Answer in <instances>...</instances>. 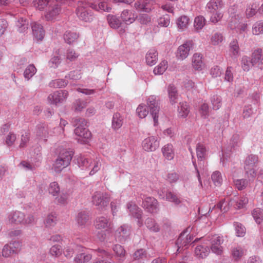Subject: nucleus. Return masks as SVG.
Listing matches in <instances>:
<instances>
[{"instance_id":"nucleus-1","label":"nucleus","mask_w":263,"mask_h":263,"mask_svg":"<svg viewBox=\"0 0 263 263\" xmlns=\"http://www.w3.org/2000/svg\"><path fill=\"white\" fill-rule=\"evenodd\" d=\"M72 123L76 127L74 133L79 138L78 142L86 144L91 137V132L86 128V121L83 118H78L73 120Z\"/></svg>"},{"instance_id":"nucleus-5","label":"nucleus","mask_w":263,"mask_h":263,"mask_svg":"<svg viewBox=\"0 0 263 263\" xmlns=\"http://www.w3.org/2000/svg\"><path fill=\"white\" fill-rule=\"evenodd\" d=\"M78 164L82 170H91L89 175H93L100 168L101 162L99 160L96 159L92 162L91 159L85 158L84 156H80L77 159Z\"/></svg>"},{"instance_id":"nucleus-33","label":"nucleus","mask_w":263,"mask_h":263,"mask_svg":"<svg viewBox=\"0 0 263 263\" xmlns=\"http://www.w3.org/2000/svg\"><path fill=\"white\" fill-rule=\"evenodd\" d=\"M79 37V35L76 32L70 31H66L64 34V40L68 44H72L77 41Z\"/></svg>"},{"instance_id":"nucleus-8","label":"nucleus","mask_w":263,"mask_h":263,"mask_svg":"<svg viewBox=\"0 0 263 263\" xmlns=\"http://www.w3.org/2000/svg\"><path fill=\"white\" fill-rule=\"evenodd\" d=\"M109 200L110 198L107 194L100 191L96 192L92 196V202L99 209L102 210L106 207Z\"/></svg>"},{"instance_id":"nucleus-19","label":"nucleus","mask_w":263,"mask_h":263,"mask_svg":"<svg viewBox=\"0 0 263 263\" xmlns=\"http://www.w3.org/2000/svg\"><path fill=\"white\" fill-rule=\"evenodd\" d=\"M61 11L60 6L58 4H54L52 7H49L45 15V17L47 21H52L55 19L60 14Z\"/></svg>"},{"instance_id":"nucleus-17","label":"nucleus","mask_w":263,"mask_h":263,"mask_svg":"<svg viewBox=\"0 0 263 263\" xmlns=\"http://www.w3.org/2000/svg\"><path fill=\"white\" fill-rule=\"evenodd\" d=\"M129 235V228L124 224L120 227L115 232V237L120 242L125 241Z\"/></svg>"},{"instance_id":"nucleus-3","label":"nucleus","mask_w":263,"mask_h":263,"mask_svg":"<svg viewBox=\"0 0 263 263\" xmlns=\"http://www.w3.org/2000/svg\"><path fill=\"white\" fill-rule=\"evenodd\" d=\"M73 153L72 151L64 149L62 150L53 164V169L56 172H61L70 163Z\"/></svg>"},{"instance_id":"nucleus-25","label":"nucleus","mask_w":263,"mask_h":263,"mask_svg":"<svg viewBox=\"0 0 263 263\" xmlns=\"http://www.w3.org/2000/svg\"><path fill=\"white\" fill-rule=\"evenodd\" d=\"M258 161V157L257 155L254 154L248 155L245 161L244 169H248L249 167H256Z\"/></svg>"},{"instance_id":"nucleus-14","label":"nucleus","mask_w":263,"mask_h":263,"mask_svg":"<svg viewBox=\"0 0 263 263\" xmlns=\"http://www.w3.org/2000/svg\"><path fill=\"white\" fill-rule=\"evenodd\" d=\"M156 4V2L154 0L143 2L138 1L135 2L134 6L137 10H142L146 13H149L155 9L154 5Z\"/></svg>"},{"instance_id":"nucleus-9","label":"nucleus","mask_w":263,"mask_h":263,"mask_svg":"<svg viewBox=\"0 0 263 263\" xmlns=\"http://www.w3.org/2000/svg\"><path fill=\"white\" fill-rule=\"evenodd\" d=\"M193 46L194 42L192 40H187L179 46L176 53L177 59L183 60L186 58L189 54L190 50L193 48Z\"/></svg>"},{"instance_id":"nucleus-18","label":"nucleus","mask_w":263,"mask_h":263,"mask_svg":"<svg viewBox=\"0 0 263 263\" xmlns=\"http://www.w3.org/2000/svg\"><path fill=\"white\" fill-rule=\"evenodd\" d=\"M32 34L37 41H42L45 35V31L43 26L36 22L31 24Z\"/></svg>"},{"instance_id":"nucleus-46","label":"nucleus","mask_w":263,"mask_h":263,"mask_svg":"<svg viewBox=\"0 0 263 263\" xmlns=\"http://www.w3.org/2000/svg\"><path fill=\"white\" fill-rule=\"evenodd\" d=\"M48 192L53 196H58L60 193V187L57 182H51L48 187Z\"/></svg>"},{"instance_id":"nucleus-10","label":"nucleus","mask_w":263,"mask_h":263,"mask_svg":"<svg viewBox=\"0 0 263 263\" xmlns=\"http://www.w3.org/2000/svg\"><path fill=\"white\" fill-rule=\"evenodd\" d=\"M68 96L67 91L59 90L49 95L48 97V101L51 104L58 105L60 103L64 102Z\"/></svg>"},{"instance_id":"nucleus-39","label":"nucleus","mask_w":263,"mask_h":263,"mask_svg":"<svg viewBox=\"0 0 263 263\" xmlns=\"http://www.w3.org/2000/svg\"><path fill=\"white\" fill-rule=\"evenodd\" d=\"M92 258L90 254L81 253L76 255L74 259V262L75 263H86L89 261Z\"/></svg>"},{"instance_id":"nucleus-52","label":"nucleus","mask_w":263,"mask_h":263,"mask_svg":"<svg viewBox=\"0 0 263 263\" xmlns=\"http://www.w3.org/2000/svg\"><path fill=\"white\" fill-rule=\"evenodd\" d=\"M79 56V54L72 48H68L65 53L66 60L70 62L76 61Z\"/></svg>"},{"instance_id":"nucleus-36","label":"nucleus","mask_w":263,"mask_h":263,"mask_svg":"<svg viewBox=\"0 0 263 263\" xmlns=\"http://www.w3.org/2000/svg\"><path fill=\"white\" fill-rule=\"evenodd\" d=\"M244 254L245 250L240 246L234 247L231 250V255L235 261L239 260Z\"/></svg>"},{"instance_id":"nucleus-20","label":"nucleus","mask_w":263,"mask_h":263,"mask_svg":"<svg viewBox=\"0 0 263 263\" xmlns=\"http://www.w3.org/2000/svg\"><path fill=\"white\" fill-rule=\"evenodd\" d=\"M48 129V126L45 123H42L37 125L35 132L36 137L39 139L46 141L47 138L49 136Z\"/></svg>"},{"instance_id":"nucleus-58","label":"nucleus","mask_w":263,"mask_h":263,"mask_svg":"<svg viewBox=\"0 0 263 263\" xmlns=\"http://www.w3.org/2000/svg\"><path fill=\"white\" fill-rule=\"evenodd\" d=\"M252 33L254 35H259L263 33V22H256L252 27Z\"/></svg>"},{"instance_id":"nucleus-29","label":"nucleus","mask_w":263,"mask_h":263,"mask_svg":"<svg viewBox=\"0 0 263 263\" xmlns=\"http://www.w3.org/2000/svg\"><path fill=\"white\" fill-rule=\"evenodd\" d=\"M146 62L147 65L153 66L158 61V53L155 49H151L146 53L145 56Z\"/></svg>"},{"instance_id":"nucleus-40","label":"nucleus","mask_w":263,"mask_h":263,"mask_svg":"<svg viewBox=\"0 0 263 263\" xmlns=\"http://www.w3.org/2000/svg\"><path fill=\"white\" fill-rule=\"evenodd\" d=\"M107 20L109 25L112 28L117 29L121 25V22L116 16L108 15L107 17Z\"/></svg>"},{"instance_id":"nucleus-55","label":"nucleus","mask_w":263,"mask_h":263,"mask_svg":"<svg viewBox=\"0 0 263 263\" xmlns=\"http://www.w3.org/2000/svg\"><path fill=\"white\" fill-rule=\"evenodd\" d=\"M137 21L142 25H148L151 22V17L147 14L142 13L136 16Z\"/></svg>"},{"instance_id":"nucleus-27","label":"nucleus","mask_w":263,"mask_h":263,"mask_svg":"<svg viewBox=\"0 0 263 263\" xmlns=\"http://www.w3.org/2000/svg\"><path fill=\"white\" fill-rule=\"evenodd\" d=\"M193 163L195 169L197 173V176L198 180L199 182V184L201 186H202L201 179L200 177V174H203L205 172V165L204 160H202V164H200V160H198V165L196 164L195 161H193Z\"/></svg>"},{"instance_id":"nucleus-63","label":"nucleus","mask_w":263,"mask_h":263,"mask_svg":"<svg viewBox=\"0 0 263 263\" xmlns=\"http://www.w3.org/2000/svg\"><path fill=\"white\" fill-rule=\"evenodd\" d=\"M17 26L18 27V30L20 32H25L28 28V22L23 18L18 20Z\"/></svg>"},{"instance_id":"nucleus-23","label":"nucleus","mask_w":263,"mask_h":263,"mask_svg":"<svg viewBox=\"0 0 263 263\" xmlns=\"http://www.w3.org/2000/svg\"><path fill=\"white\" fill-rule=\"evenodd\" d=\"M61 62L60 50L57 49L53 53L50 60L48 62L49 66L51 68H56Z\"/></svg>"},{"instance_id":"nucleus-6","label":"nucleus","mask_w":263,"mask_h":263,"mask_svg":"<svg viewBox=\"0 0 263 263\" xmlns=\"http://www.w3.org/2000/svg\"><path fill=\"white\" fill-rule=\"evenodd\" d=\"M146 104L149 109L150 114L152 115L154 126L158 124L159 112L160 110L159 99L156 96H150L146 99Z\"/></svg>"},{"instance_id":"nucleus-16","label":"nucleus","mask_w":263,"mask_h":263,"mask_svg":"<svg viewBox=\"0 0 263 263\" xmlns=\"http://www.w3.org/2000/svg\"><path fill=\"white\" fill-rule=\"evenodd\" d=\"M252 66L259 67L260 69L263 67V52L260 48H257L254 50L251 55Z\"/></svg>"},{"instance_id":"nucleus-53","label":"nucleus","mask_w":263,"mask_h":263,"mask_svg":"<svg viewBox=\"0 0 263 263\" xmlns=\"http://www.w3.org/2000/svg\"><path fill=\"white\" fill-rule=\"evenodd\" d=\"M241 66L242 69L245 71H248L252 66L251 59L247 56H243L241 60Z\"/></svg>"},{"instance_id":"nucleus-60","label":"nucleus","mask_w":263,"mask_h":263,"mask_svg":"<svg viewBox=\"0 0 263 263\" xmlns=\"http://www.w3.org/2000/svg\"><path fill=\"white\" fill-rule=\"evenodd\" d=\"M211 103L212 104L213 109L218 110L221 106V99L220 96L214 95L211 98Z\"/></svg>"},{"instance_id":"nucleus-13","label":"nucleus","mask_w":263,"mask_h":263,"mask_svg":"<svg viewBox=\"0 0 263 263\" xmlns=\"http://www.w3.org/2000/svg\"><path fill=\"white\" fill-rule=\"evenodd\" d=\"M142 146L145 151L153 152L159 147V141L157 137L151 136L143 140Z\"/></svg>"},{"instance_id":"nucleus-22","label":"nucleus","mask_w":263,"mask_h":263,"mask_svg":"<svg viewBox=\"0 0 263 263\" xmlns=\"http://www.w3.org/2000/svg\"><path fill=\"white\" fill-rule=\"evenodd\" d=\"M192 66L197 70H201L204 66L202 61V56L200 53L194 54L192 59Z\"/></svg>"},{"instance_id":"nucleus-24","label":"nucleus","mask_w":263,"mask_h":263,"mask_svg":"<svg viewBox=\"0 0 263 263\" xmlns=\"http://www.w3.org/2000/svg\"><path fill=\"white\" fill-rule=\"evenodd\" d=\"M89 216L86 212H81L77 217V221L79 227L84 228L89 223Z\"/></svg>"},{"instance_id":"nucleus-54","label":"nucleus","mask_w":263,"mask_h":263,"mask_svg":"<svg viewBox=\"0 0 263 263\" xmlns=\"http://www.w3.org/2000/svg\"><path fill=\"white\" fill-rule=\"evenodd\" d=\"M136 114L140 118L143 119L147 116L148 110L146 109L144 104H140L137 108Z\"/></svg>"},{"instance_id":"nucleus-61","label":"nucleus","mask_w":263,"mask_h":263,"mask_svg":"<svg viewBox=\"0 0 263 263\" xmlns=\"http://www.w3.org/2000/svg\"><path fill=\"white\" fill-rule=\"evenodd\" d=\"M212 180L216 186H219L222 182L221 173L219 171L214 172L211 176Z\"/></svg>"},{"instance_id":"nucleus-21","label":"nucleus","mask_w":263,"mask_h":263,"mask_svg":"<svg viewBox=\"0 0 263 263\" xmlns=\"http://www.w3.org/2000/svg\"><path fill=\"white\" fill-rule=\"evenodd\" d=\"M224 4L222 0H210L206 6V8L210 12H214L223 7Z\"/></svg>"},{"instance_id":"nucleus-32","label":"nucleus","mask_w":263,"mask_h":263,"mask_svg":"<svg viewBox=\"0 0 263 263\" xmlns=\"http://www.w3.org/2000/svg\"><path fill=\"white\" fill-rule=\"evenodd\" d=\"M162 152L163 156L168 160H171L174 157L173 147L171 144L164 145L162 148Z\"/></svg>"},{"instance_id":"nucleus-41","label":"nucleus","mask_w":263,"mask_h":263,"mask_svg":"<svg viewBox=\"0 0 263 263\" xmlns=\"http://www.w3.org/2000/svg\"><path fill=\"white\" fill-rule=\"evenodd\" d=\"M123 121L120 114L114 115L112 120V127L115 130L119 129L122 125Z\"/></svg>"},{"instance_id":"nucleus-42","label":"nucleus","mask_w":263,"mask_h":263,"mask_svg":"<svg viewBox=\"0 0 263 263\" xmlns=\"http://www.w3.org/2000/svg\"><path fill=\"white\" fill-rule=\"evenodd\" d=\"M165 198L167 201L173 202L176 205L181 203L180 199L176 193L171 191L166 192Z\"/></svg>"},{"instance_id":"nucleus-62","label":"nucleus","mask_w":263,"mask_h":263,"mask_svg":"<svg viewBox=\"0 0 263 263\" xmlns=\"http://www.w3.org/2000/svg\"><path fill=\"white\" fill-rule=\"evenodd\" d=\"M248 203V199L247 197L243 196H240V198L236 201L234 205L235 208L242 209L246 206Z\"/></svg>"},{"instance_id":"nucleus-7","label":"nucleus","mask_w":263,"mask_h":263,"mask_svg":"<svg viewBox=\"0 0 263 263\" xmlns=\"http://www.w3.org/2000/svg\"><path fill=\"white\" fill-rule=\"evenodd\" d=\"M212 252L217 255H221L223 252V248L221 246L224 241L223 237L217 234L209 237Z\"/></svg>"},{"instance_id":"nucleus-47","label":"nucleus","mask_w":263,"mask_h":263,"mask_svg":"<svg viewBox=\"0 0 263 263\" xmlns=\"http://www.w3.org/2000/svg\"><path fill=\"white\" fill-rule=\"evenodd\" d=\"M69 194L67 192L62 191L60 194L56 196L55 201L60 204L65 205L67 203V201L69 197Z\"/></svg>"},{"instance_id":"nucleus-28","label":"nucleus","mask_w":263,"mask_h":263,"mask_svg":"<svg viewBox=\"0 0 263 263\" xmlns=\"http://www.w3.org/2000/svg\"><path fill=\"white\" fill-rule=\"evenodd\" d=\"M188 229H186V230L182 232L180 236H179L178 238L177 239L176 241V245L178 247L177 252L178 253L180 252V250L181 249H185L187 248V246L189 245L188 242H187V241H185V235L186 233H187Z\"/></svg>"},{"instance_id":"nucleus-64","label":"nucleus","mask_w":263,"mask_h":263,"mask_svg":"<svg viewBox=\"0 0 263 263\" xmlns=\"http://www.w3.org/2000/svg\"><path fill=\"white\" fill-rule=\"evenodd\" d=\"M248 181L243 179L234 180V185L238 190H242L245 189L248 185Z\"/></svg>"},{"instance_id":"nucleus-49","label":"nucleus","mask_w":263,"mask_h":263,"mask_svg":"<svg viewBox=\"0 0 263 263\" xmlns=\"http://www.w3.org/2000/svg\"><path fill=\"white\" fill-rule=\"evenodd\" d=\"M58 218L55 214H51L46 217L44 224L47 228H52L56 224Z\"/></svg>"},{"instance_id":"nucleus-12","label":"nucleus","mask_w":263,"mask_h":263,"mask_svg":"<svg viewBox=\"0 0 263 263\" xmlns=\"http://www.w3.org/2000/svg\"><path fill=\"white\" fill-rule=\"evenodd\" d=\"M126 207L129 212V215L138 219V224L139 227L142 225V221L140 220L142 218V211L139 208L136 204L132 201L128 202L126 204Z\"/></svg>"},{"instance_id":"nucleus-48","label":"nucleus","mask_w":263,"mask_h":263,"mask_svg":"<svg viewBox=\"0 0 263 263\" xmlns=\"http://www.w3.org/2000/svg\"><path fill=\"white\" fill-rule=\"evenodd\" d=\"M224 37L222 33L216 32L211 37V43L213 45L217 46L221 44L224 40Z\"/></svg>"},{"instance_id":"nucleus-2","label":"nucleus","mask_w":263,"mask_h":263,"mask_svg":"<svg viewBox=\"0 0 263 263\" xmlns=\"http://www.w3.org/2000/svg\"><path fill=\"white\" fill-rule=\"evenodd\" d=\"M8 222L11 224L29 225L35 223V218L31 214L26 216L24 213L15 211L9 213L8 215Z\"/></svg>"},{"instance_id":"nucleus-15","label":"nucleus","mask_w":263,"mask_h":263,"mask_svg":"<svg viewBox=\"0 0 263 263\" xmlns=\"http://www.w3.org/2000/svg\"><path fill=\"white\" fill-rule=\"evenodd\" d=\"M112 222L110 219L105 216H100L96 218L95 226L97 229H110Z\"/></svg>"},{"instance_id":"nucleus-35","label":"nucleus","mask_w":263,"mask_h":263,"mask_svg":"<svg viewBox=\"0 0 263 263\" xmlns=\"http://www.w3.org/2000/svg\"><path fill=\"white\" fill-rule=\"evenodd\" d=\"M210 252V249L207 246H198L195 250L196 256L199 258H203L206 257Z\"/></svg>"},{"instance_id":"nucleus-56","label":"nucleus","mask_w":263,"mask_h":263,"mask_svg":"<svg viewBox=\"0 0 263 263\" xmlns=\"http://www.w3.org/2000/svg\"><path fill=\"white\" fill-rule=\"evenodd\" d=\"M252 216L256 223L260 224L263 220V210L255 209L252 212Z\"/></svg>"},{"instance_id":"nucleus-38","label":"nucleus","mask_w":263,"mask_h":263,"mask_svg":"<svg viewBox=\"0 0 263 263\" xmlns=\"http://www.w3.org/2000/svg\"><path fill=\"white\" fill-rule=\"evenodd\" d=\"M92 9L97 11L102 10L109 12L111 10L110 6L107 3L106 0H103L98 3V5L92 3Z\"/></svg>"},{"instance_id":"nucleus-11","label":"nucleus","mask_w":263,"mask_h":263,"mask_svg":"<svg viewBox=\"0 0 263 263\" xmlns=\"http://www.w3.org/2000/svg\"><path fill=\"white\" fill-rule=\"evenodd\" d=\"M143 208L148 212L155 214L159 211V205L157 200L152 197H146L142 202Z\"/></svg>"},{"instance_id":"nucleus-45","label":"nucleus","mask_w":263,"mask_h":263,"mask_svg":"<svg viewBox=\"0 0 263 263\" xmlns=\"http://www.w3.org/2000/svg\"><path fill=\"white\" fill-rule=\"evenodd\" d=\"M87 106V102L83 100L77 99L73 103L72 108L76 112H81Z\"/></svg>"},{"instance_id":"nucleus-31","label":"nucleus","mask_w":263,"mask_h":263,"mask_svg":"<svg viewBox=\"0 0 263 263\" xmlns=\"http://www.w3.org/2000/svg\"><path fill=\"white\" fill-rule=\"evenodd\" d=\"M147 228L151 232H158L160 227L156 220L152 218H147L145 221Z\"/></svg>"},{"instance_id":"nucleus-37","label":"nucleus","mask_w":263,"mask_h":263,"mask_svg":"<svg viewBox=\"0 0 263 263\" xmlns=\"http://www.w3.org/2000/svg\"><path fill=\"white\" fill-rule=\"evenodd\" d=\"M190 22L189 18L185 15L179 17L177 21V25L180 31H183L187 28Z\"/></svg>"},{"instance_id":"nucleus-26","label":"nucleus","mask_w":263,"mask_h":263,"mask_svg":"<svg viewBox=\"0 0 263 263\" xmlns=\"http://www.w3.org/2000/svg\"><path fill=\"white\" fill-rule=\"evenodd\" d=\"M121 17L122 21L127 25L133 23L136 20L135 14L128 10H124L122 12Z\"/></svg>"},{"instance_id":"nucleus-44","label":"nucleus","mask_w":263,"mask_h":263,"mask_svg":"<svg viewBox=\"0 0 263 263\" xmlns=\"http://www.w3.org/2000/svg\"><path fill=\"white\" fill-rule=\"evenodd\" d=\"M179 115L183 118L186 117L190 112L189 105L185 102L180 103L178 106Z\"/></svg>"},{"instance_id":"nucleus-51","label":"nucleus","mask_w":263,"mask_h":263,"mask_svg":"<svg viewBox=\"0 0 263 263\" xmlns=\"http://www.w3.org/2000/svg\"><path fill=\"white\" fill-rule=\"evenodd\" d=\"M36 72V69L34 65L30 64L25 69L24 72V76L26 79H27V80H28L34 75Z\"/></svg>"},{"instance_id":"nucleus-50","label":"nucleus","mask_w":263,"mask_h":263,"mask_svg":"<svg viewBox=\"0 0 263 263\" xmlns=\"http://www.w3.org/2000/svg\"><path fill=\"white\" fill-rule=\"evenodd\" d=\"M205 25V19L201 15L198 16L194 20V26L196 31L201 30Z\"/></svg>"},{"instance_id":"nucleus-4","label":"nucleus","mask_w":263,"mask_h":263,"mask_svg":"<svg viewBox=\"0 0 263 263\" xmlns=\"http://www.w3.org/2000/svg\"><path fill=\"white\" fill-rule=\"evenodd\" d=\"M92 8V3L79 2L76 9V14L79 19L85 22H90L93 19V14L90 8Z\"/></svg>"},{"instance_id":"nucleus-30","label":"nucleus","mask_w":263,"mask_h":263,"mask_svg":"<svg viewBox=\"0 0 263 263\" xmlns=\"http://www.w3.org/2000/svg\"><path fill=\"white\" fill-rule=\"evenodd\" d=\"M196 149L198 160H200V164H202V160H204L206 156V148L203 144L198 143Z\"/></svg>"},{"instance_id":"nucleus-34","label":"nucleus","mask_w":263,"mask_h":263,"mask_svg":"<svg viewBox=\"0 0 263 263\" xmlns=\"http://www.w3.org/2000/svg\"><path fill=\"white\" fill-rule=\"evenodd\" d=\"M168 97L172 104L177 103L178 99V92L176 87L173 85H170L167 88Z\"/></svg>"},{"instance_id":"nucleus-59","label":"nucleus","mask_w":263,"mask_h":263,"mask_svg":"<svg viewBox=\"0 0 263 263\" xmlns=\"http://www.w3.org/2000/svg\"><path fill=\"white\" fill-rule=\"evenodd\" d=\"M245 170L246 175L249 180L253 181L256 176V167H249Z\"/></svg>"},{"instance_id":"nucleus-43","label":"nucleus","mask_w":263,"mask_h":263,"mask_svg":"<svg viewBox=\"0 0 263 263\" xmlns=\"http://www.w3.org/2000/svg\"><path fill=\"white\" fill-rule=\"evenodd\" d=\"M167 68V62L166 60L161 61L154 69L155 75L162 74Z\"/></svg>"},{"instance_id":"nucleus-57","label":"nucleus","mask_w":263,"mask_h":263,"mask_svg":"<svg viewBox=\"0 0 263 263\" xmlns=\"http://www.w3.org/2000/svg\"><path fill=\"white\" fill-rule=\"evenodd\" d=\"M258 5L256 3H253L248 6L246 11V15L247 18H250L253 16L257 12V8Z\"/></svg>"}]
</instances>
